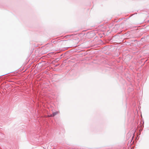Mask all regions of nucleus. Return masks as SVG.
Instances as JSON below:
<instances>
[{"label":"nucleus","instance_id":"f257e3e1","mask_svg":"<svg viewBox=\"0 0 149 149\" xmlns=\"http://www.w3.org/2000/svg\"><path fill=\"white\" fill-rule=\"evenodd\" d=\"M59 113V112L58 111H56V112H53V114L50 115V116L51 117H54L57 114Z\"/></svg>","mask_w":149,"mask_h":149},{"label":"nucleus","instance_id":"f03ea898","mask_svg":"<svg viewBox=\"0 0 149 149\" xmlns=\"http://www.w3.org/2000/svg\"><path fill=\"white\" fill-rule=\"evenodd\" d=\"M47 117H51V116H50H50H47Z\"/></svg>","mask_w":149,"mask_h":149}]
</instances>
